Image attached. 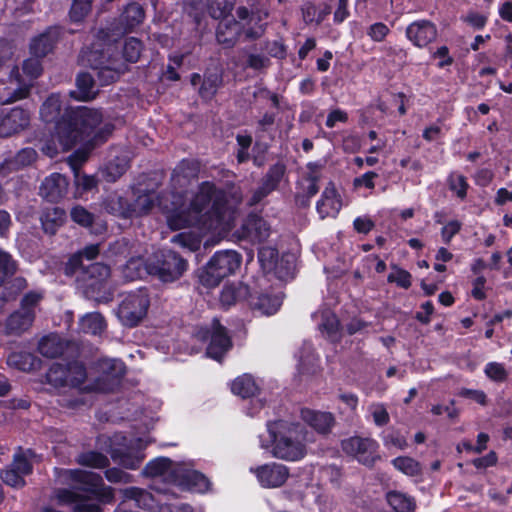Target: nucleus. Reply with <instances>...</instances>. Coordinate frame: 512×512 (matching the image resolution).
I'll return each mask as SVG.
<instances>
[{"instance_id":"052dcab7","label":"nucleus","mask_w":512,"mask_h":512,"mask_svg":"<svg viewBox=\"0 0 512 512\" xmlns=\"http://www.w3.org/2000/svg\"><path fill=\"white\" fill-rule=\"evenodd\" d=\"M67 367L69 368V386L72 388L81 386L87 378L85 366L80 362H70L67 363Z\"/></svg>"},{"instance_id":"774afa93","label":"nucleus","mask_w":512,"mask_h":512,"mask_svg":"<svg viewBox=\"0 0 512 512\" xmlns=\"http://www.w3.org/2000/svg\"><path fill=\"white\" fill-rule=\"evenodd\" d=\"M320 327L321 330L327 334L330 340L334 341L338 339L340 331V321L335 315L325 317Z\"/></svg>"},{"instance_id":"f3484780","label":"nucleus","mask_w":512,"mask_h":512,"mask_svg":"<svg viewBox=\"0 0 512 512\" xmlns=\"http://www.w3.org/2000/svg\"><path fill=\"white\" fill-rule=\"evenodd\" d=\"M212 333L206 348V355L218 362H221L226 353L232 348V340L227 329L219 320L214 319Z\"/></svg>"},{"instance_id":"aec40b11","label":"nucleus","mask_w":512,"mask_h":512,"mask_svg":"<svg viewBox=\"0 0 512 512\" xmlns=\"http://www.w3.org/2000/svg\"><path fill=\"white\" fill-rule=\"evenodd\" d=\"M254 472L261 486L265 488L281 487L289 477L288 467L275 462L258 466Z\"/></svg>"},{"instance_id":"cd10ccee","label":"nucleus","mask_w":512,"mask_h":512,"mask_svg":"<svg viewBox=\"0 0 512 512\" xmlns=\"http://www.w3.org/2000/svg\"><path fill=\"white\" fill-rule=\"evenodd\" d=\"M95 70L97 71V78L100 84L102 86H107L118 81L121 75L127 72L128 67L118 56L115 59L110 60L107 65H102Z\"/></svg>"},{"instance_id":"5701e85b","label":"nucleus","mask_w":512,"mask_h":512,"mask_svg":"<svg viewBox=\"0 0 512 512\" xmlns=\"http://www.w3.org/2000/svg\"><path fill=\"white\" fill-rule=\"evenodd\" d=\"M282 302L279 295L249 291L247 296V303L252 310L268 316L275 314L280 309Z\"/></svg>"},{"instance_id":"69168bd1","label":"nucleus","mask_w":512,"mask_h":512,"mask_svg":"<svg viewBox=\"0 0 512 512\" xmlns=\"http://www.w3.org/2000/svg\"><path fill=\"white\" fill-rule=\"evenodd\" d=\"M42 58L32 56L24 60L22 64L23 73L31 79H37L43 72Z\"/></svg>"},{"instance_id":"2eb2a0df","label":"nucleus","mask_w":512,"mask_h":512,"mask_svg":"<svg viewBox=\"0 0 512 512\" xmlns=\"http://www.w3.org/2000/svg\"><path fill=\"white\" fill-rule=\"evenodd\" d=\"M235 234L241 240L261 243L270 235L267 221L256 213H249Z\"/></svg>"},{"instance_id":"4468645a","label":"nucleus","mask_w":512,"mask_h":512,"mask_svg":"<svg viewBox=\"0 0 512 512\" xmlns=\"http://www.w3.org/2000/svg\"><path fill=\"white\" fill-rule=\"evenodd\" d=\"M406 38L417 48H429L438 37V29L434 22L419 19L410 23L405 30Z\"/></svg>"},{"instance_id":"c9c22d12","label":"nucleus","mask_w":512,"mask_h":512,"mask_svg":"<svg viewBox=\"0 0 512 512\" xmlns=\"http://www.w3.org/2000/svg\"><path fill=\"white\" fill-rule=\"evenodd\" d=\"M269 17V12L264 8H253L251 10L250 22L254 23L253 27H249L244 31L248 40H257L262 37L267 28L265 20Z\"/></svg>"},{"instance_id":"5fc2aeb1","label":"nucleus","mask_w":512,"mask_h":512,"mask_svg":"<svg viewBox=\"0 0 512 512\" xmlns=\"http://www.w3.org/2000/svg\"><path fill=\"white\" fill-rule=\"evenodd\" d=\"M261 50L275 59L284 60L287 57V46L282 39L279 40H265L261 44Z\"/></svg>"},{"instance_id":"6e6552de","label":"nucleus","mask_w":512,"mask_h":512,"mask_svg":"<svg viewBox=\"0 0 512 512\" xmlns=\"http://www.w3.org/2000/svg\"><path fill=\"white\" fill-rule=\"evenodd\" d=\"M341 448L347 455L353 456L367 467H373L380 460L379 444L372 438L352 436L342 440Z\"/></svg>"},{"instance_id":"72a5a7b5","label":"nucleus","mask_w":512,"mask_h":512,"mask_svg":"<svg viewBox=\"0 0 512 512\" xmlns=\"http://www.w3.org/2000/svg\"><path fill=\"white\" fill-rule=\"evenodd\" d=\"M41 360L31 352L14 351L7 357V364L19 371L30 372L39 367Z\"/></svg>"},{"instance_id":"c756f323","label":"nucleus","mask_w":512,"mask_h":512,"mask_svg":"<svg viewBox=\"0 0 512 512\" xmlns=\"http://www.w3.org/2000/svg\"><path fill=\"white\" fill-rule=\"evenodd\" d=\"M34 320L35 313L23 312L18 309L12 312L6 319V334L19 336L32 326Z\"/></svg>"},{"instance_id":"bf43d9fd","label":"nucleus","mask_w":512,"mask_h":512,"mask_svg":"<svg viewBox=\"0 0 512 512\" xmlns=\"http://www.w3.org/2000/svg\"><path fill=\"white\" fill-rule=\"evenodd\" d=\"M295 270V257L293 254H283L278 261V267L275 276L279 279H287L293 277Z\"/></svg>"},{"instance_id":"49530a36","label":"nucleus","mask_w":512,"mask_h":512,"mask_svg":"<svg viewBox=\"0 0 512 512\" xmlns=\"http://www.w3.org/2000/svg\"><path fill=\"white\" fill-rule=\"evenodd\" d=\"M38 351L47 358H57L63 353V346L55 336L47 335L40 339Z\"/></svg>"},{"instance_id":"338daca9","label":"nucleus","mask_w":512,"mask_h":512,"mask_svg":"<svg viewBox=\"0 0 512 512\" xmlns=\"http://www.w3.org/2000/svg\"><path fill=\"white\" fill-rule=\"evenodd\" d=\"M0 477L6 485L14 488H22L26 484L24 476H22L11 466L2 470Z\"/></svg>"},{"instance_id":"0eeeda50","label":"nucleus","mask_w":512,"mask_h":512,"mask_svg":"<svg viewBox=\"0 0 512 512\" xmlns=\"http://www.w3.org/2000/svg\"><path fill=\"white\" fill-rule=\"evenodd\" d=\"M149 306L148 290L141 288L124 297L117 309V317L125 327H136L146 317Z\"/></svg>"},{"instance_id":"8fccbe9b","label":"nucleus","mask_w":512,"mask_h":512,"mask_svg":"<svg viewBox=\"0 0 512 512\" xmlns=\"http://www.w3.org/2000/svg\"><path fill=\"white\" fill-rule=\"evenodd\" d=\"M249 294V287L247 285H242L241 283L238 286L228 285L223 288L220 294V300L225 305H233L236 301L244 296L247 299Z\"/></svg>"},{"instance_id":"de8ad7c7","label":"nucleus","mask_w":512,"mask_h":512,"mask_svg":"<svg viewBox=\"0 0 512 512\" xmlns=\"http://www.w3.org/2000/svg\"><path fill=\"white\" fill-rule=\"evenodd\" d=\"M81 326L84 332L93 335L101 334L107 327L105 318L98 312L86 314L81 319Z\"/></svg>"},{"instance_id":"bb28decb","label":"nucleus","mask_w":512,"mask_h":512,"mask_svg":"<svg viewBox=\"0 0 512 512\" xmlns=\"http://www.w3.org/2000/svg\"><path fill=\"white\" fill-rule=\"evenodd\" d=\"M104 210L114 216L121 218H130L136 213V208L126 197L117 193L109 194L103 200Z\"/></svg>"},{"instance_id":"a19ab883","label":"nucleus","mask_w":512,"mask_h":512,"mask_svg":"<svg viewBox=\"0 0 512 512\" xmlns=\"http://www.w3.org/2000/svg\"><path fill=\"white\" fill-rule=\"evenodd\" d=\"M286 172V166L282 162H277L271 165L261 180V185H263L268 192H273L278 189L284 175Z\"/></svg>"},{"instance_id":"13d9d810","label":"nucleus","mask_w":512,"mask_h":512,"mask_svg":"<svg viewBox=\"0 0 512 512\" xmlns=\"http://www.w3.org/2000/svg\"><path fill=\"white\" fill-rule=\"evenodd\" d=\"M70 217L73 222L84 228H91L95 222L94 214L81 205H76L71 209Z\"/></svg>"},{"instance_id":"473e14b6","label":"nucleus","mask_w":512,"mask_h":512,"mask_svg":"<svg viewBox=\"0 0 512 512\" xmlns=\"http://www.w3.org/2000/svg\"><path fill=\"white\" fill-rule=\"evenodd\" d=\"M67 218L66 211L60 207L46 208L41 216L40 221L45 233L54 235L58 229L63 226Z\"/></svg>"},{"instance_id":"4be33fe9","label":"nucleus","mask_w":512,"mask_h":512,"mask_svg":"<svg viewBox=\"0 0 512 512\" xmlns=\"http://www.w3.org/2000/svg\"><path fill=\"white\" fill-rule=\"evenodd\" d=\"M57 498L60 503L73 505V512H103L102 503L98 501L93 503L91 500H95V498L82 497L74 491L60 489Z\"/></svg>"},{"instance_id":"b1692460","label":"nucleus","mask_w":512,"mask_h":512,"mask_svg":"<svg viewBox=\"0 0 512 512\" xmlns=\"http://www.w3.org/2000/svg\"><path fill=\"white\" fill-rule=\"evenodd\" d=\"M302 419L317 433L327 435L335 425V417L331 412L302 409Z\"/></svg>"},{"instance_id":"9b49d317","label":"nucleus","mask_w":512,"mask_h":512,"mask_svg":"<svg viewBox=\"0 0 512 512\" xmlns=\"http://www.w3.org/2000/svg\"><path fill=\"white\" fill-rule=\"evenodd\" d=\"M190 83L193 87L198 86V95L204 102H210L223 86V72L218 68H208L203 75L192 73Z\"/></svg>"},{"instance_id":"412c9836","label":"nucleus","mask_w":512,"mask_h":512,"mask_svg":"<svg viewBox=\"0 0 512 512\" xmlns=\"http://www.w3.org/2000/svg\"><path fill=\"white\" fill-rule=\"evenodd\" d=\"M316 209L321 218L336 217L342 209V198L338 193L335 184L330 181L317 201Z\"/></svg>"},{"instance_id":"c03bdc74","label":"nucleus","mask_w":512,"mask_h":512,"mask_svg":"<svg viewBox=\"0 0 512 512\" xmlns=\"http://www.w3.org/2000/svg\"><path fill=\"white\" fill-rule=\"evenodd\" d=\"M394 468L401 473L410 476H420L422 474V465L419 461L409 456H398L391 461Z\"/></svg>"},{"instance_id":"0e129e2a","label":"nucleus","mask_w":512,"mask_h":512,"mask_svg":"<svg viewBox=\"0 0 512 512\" xmlns=\"http://www.w3.org/2000/svg\"><path fill=\"white\" fill-rule=\"evenodd\" d=\"M92 5L88 4V2H81L73 0V3L71 5L70 11H69V17L70 20L73 23H80L82 22L85 17L89 14L91 11Z\"/></svg>"},{"instance_id":"603ef678","label":"nucleus","mask_w":512,"mask_h":512,"mask_svg":"<svg viewBox=\"0 0 512 512\" xmlns=\"http://www.w3.org/2000/svg\"><path fill=\"white\" fill-rule=\"evenodd\" d=\"M447 185L449 190L454 192L459 199L464 200L467 197L469 184L464 175L451 172L447 177Z\"/></svg>"},{"instance_id":"3c124183","label":"nucleus","mask_w":512,"mask_h":512,"mask_svg":"<svg viewBox=\"0 0 512 512\" xmlns=\"http://www.w3.org/2000/svg\"><path fill=\"white\" fill-rule=\"evenodd\" d=\"M78 462L82 466L98 469L106 468L110 464L108 457L98 451H88L80 454Z\"/></svg>"},{"instance_id":"1a4fd4ad","label":"nucleus","mask_w":512,"mask_h":512,"mask_svg":"<svg viewBox=\"0 0 512 512\" xmlns=\"http://www.w3.org/2000/svg\"><path fill=\"white\" fill-rule=\"evenodd\" d=\"M242 200V190L234 183L227 185L225 189L216 186L210 212L217 220L221 221L229 213L234 212L242 203Z\"/></svg>"},{"instance_id":"a211bd4d","label":"nucleus","mask_w":512,"mask_h":512,"mask_svg":"<svg viewBox=\"0 0 512 512\" xmlns=\"http://www.w3.org/2000/svg\"><path fill=\"white\" fill-rule=\"evenodd\" d=\"M61 37L59 26H49L44 32L31 39L29 51L32 56L45 58L52 53Z\"/></svg>"},{"instance_id":"864d4df0","label":"nucleus","mask_w":512,"mask_h":512,"mask_svg":"<svg viewBox=\"0 0 512 512\" xmlns=\"http://www.w3.org/2000/svg\"><path fill=\"white\" fill-rule=\"evenodd\" d=\"M17 268V262L12 255L0 249V287L16 273Z\"/></svg>"},{"instance_id":"393cba45","label":"nucleus","mask_w":512,"mask_h":512,"mask_svg":"<svg viewBox=\"0 0 512 512\" xmlns=\"http://www.w3.org/2000/svg\"><path fill=\"white\" fill-rule=\"evenodd\" d=\"M216 192V184L212 181H203L199 184L197 192L189 202L190 210L201 218L203 212L212 205L213 195Z\"/></svg>"},{"instance_id":"7ed1b4c3","label":"nucleus","mask_w":512,"mask_h":512,"mask_svg":"<svg viewBox=\"0 0 512 512\" xmlns=\"http://www.w3.org/2000/svg\"><path fill=\"white\" fill-rule=\"evenodd\" d=\"M241 263L242 256L235 250L216 251L199 271V282L205 287L214 288L225 278L235 274Z\"/></svg>"},{"instance_id":"f257e3e1","label":"nucleus","mask_w":512,"mask_h":512,"mask_svg":"<svg viewBox=\"0 0 512 512\" xmlns=\"http://www.w3.org/2000/svg\"><path fill=\"white\" fill-rule=\"evenodd\" d=\"M59 93L50 94L40 107V117L47 124H54V132L64 149H72L85 142L91 149L105 143L113 132V125L100 127L103 115L100 110L87 107H67Z\"/></svg>"},{"instance_id":"79ce46f5","label":"nucleus","mask_w":512,"mask_h":512,"mask_svg":"<svg viewBox=\"0 0 512 512\" xmlns=\"http://www.w3.org/2000/svg\"><path fill=\"white\" fill-rule=\"evenodd\" d=\"M386 500L395 512H414L415 502L406 494L399 491H389Z\"/></svg>"},{"instance_id":"6e6d98bb","label":"nucleus","mask_w":512,"mask_h":512,"mask_svg":"<svg viewBox=\"0 0 512 512\" xmlns=\"http://www.w3.org/2000/svg\"><path fill=\"white\" fill-rule=\"evenodd\" d=\"M172 241L182 247L188 248L192 252L199 250L202 244L200 235L192 232L178 233L173 236Z\"/></svg>"},{"instance_id":"20e7f679","label":"nucleus","mask_w":512,"mask_h":512,"mask_svg":"<svg viewBox=\"0 0 512 512\" xmlns=\"http://www.w3.org/2000/svg\"><path fill=\"white\" fill-rule=\"evenodd\" d=\"M188 267L187 259L171 249H162L154 253L146 265L148 273L163 283L179 280Z\"/></svg>"},{"instance_id":"680f3d73","label":"nucleus","mask_w":512,"mask_h":512,"mask_svg":"<svg viewBox=\"0 0 512 512\" xmlns=\"http://www.w3.org/2000/svg\"><path fill=\"white\" fill-rule=\"evenodd\" d=\"M236 0H213L210 5V14L215 19L225 18L231 14Z\"/></svg>"},{"instance_id":"e433bc0d","label":"nucleus","mask_w":512,"mask_h":512,"mask_svg":"<svg viewBox=\"0 0 512 512\" xmlns=\"http://www.w3.org/2000/svg\"><path fill=\"white\" fill-rule=\"evenodd\" d=\"M231 391L233 394L247 399L256 396L260 388L251 375L243 374L232 382Z\"/></svg>"},{"instance_id":"9d476101","label":"nucleus","mask_w":512,"mask_h":512,"mask_svg":"<svg viewBox=\"0 0 512 512\" xmlns=\"http://www.w3.org/2000/svg\"><path fill=\"white\" fill-rule=\"evenodd\" d=\"M145 19V10L137 2L128 3L118 18L104 29H109L110 34L117 40L123 35L130 33L140 26Z\"/></svg>"},{"instance_id":"37998d69","label":"nucleus","mask_w":512,"mask_h":512,"mask_svg":"<svg viewBox=\"0 0 512 512\" xmlns=\"http://www.w3.org/2000/svg\"><path fill=\"white\" fill-rule=\"evenodd\" d=\"M173 461L168 457H157L150 460L143 468L145 477L154 478L171 472Z\"/></svg>"},{"instance_id":"e2e57ef3","label":"nucleus","mask_w":512,"mask_h":512,"mask_svg":"<svg viewBox=\"0 0 512 512\" xmlns=\"http://www.w3.org/2000/svg\"><path fill=\"white\" fill-rule=\"evenodd\" d=\"M396 268L395 273H390L387 277L389 283H396V285L403 289H409L412 285V275L409 271L394 266Z\"/></svg>"},{"instance_id":"dca6fc26","label":"nucleus","mask_w":512,"mask_h":512,"mask_svg":"<svg viewBox=\"0 0 512 512\" xmlns=\"http://www.w3.org/2000/svg\"><path fill=\"white\" fill-rule=\"evenodd\" d=\"M100 254L99 244H89L83 249L73 253L63 267V272L68 277L77 276L81 281L83 270L86 268L88 262L94 261Z\"/></svg>"},{"instance_id":"f03ea898","label":"nucleus","mask_w":512,"mask_h":512,"mask_svg":"<svg viewBox=\"0 0 512 512\" xmlns=\"http://www.w3.org/2000/svg\"><path fill=\"white\" fill-rule=\"evenodd\" d=\"M269 449L272 456L285 461H298L306 455V447L301 439L300 425L286 420H275L267 423Z\"/></svg>"},{"instance_id":"58836bf2","label":"nucleus","mask_w":512,"mask_h":512,"mask_svg":"<svg viewBox=\"0 0 512 512\" xmlns=\"http://www.w3.org/2000/svg\"><path fill=\"white\" fill-rule=\"evenodd\" d=\"M279 258V252L275 247L262 246L258 249V262L264 274L275 275Z\"/></svg>"},{"instance_id":"423d86ee","label":"nucleus","mask_w":512,"mask_h":512,"mask_svg":"<svg viewBox=\"0 0 512 512\" xmlns=\"http://www.w3.org/2000/svg\"><path fill=\"white\" fill-rule=\"evenodd\" d=\"M73 484L67 490L86 498H95L103 505L112 504L115 500L114 489L105 486L102 477L95 472L73 470L71 473Z\"/></svg>"},{"instance_id":"c85d7f7f","label":"nucleus","mask_w":512,"mask_h":512,"mask_svg":"<svg viewBox=\"0 0 512 512\" xmlns=\"http://www.w3.org/2000/svg\"><path fill=\"white\" fill-rule=\"evenodd\" d=\"M111 274L110 266L103 262L91 261L88 262L86 268L83 270L81 281L86 282L89 287H96L105 282Z\"/></svg>"},{"instance_id":"4c0bfd02","label":"nucleus","mask_w":512,"mask_h":512,"mask_svg":"<svg viewBox=\"0 0 512 512\" xmlns=\"http://www.w3.org/2000/svg\"><path fill=\"white\" fill-rule=\"evenodd\" d=\"M110 457L115 463L130 470L138 469L144 460L143 454L133 453L122 448H112Z\"/></svg>"},{"instance_id":"ea45409f","label":"nucleus","mask_w":512,"mask_h":512,"mask_svg":"<svg viewBox=\"0 0 512 512\" xmlns=\"http://www.w3.org/2000/svg\"><path fill=\"white\" fill-rule=\"evenodd\" d=\"M78 157V152H75L71 157V166L74 171V183L76 186V191L79 194H84L87 192H91L93 189L97 188L98 179L94 175L81 174L74 164L75 158Z\"/></svg>"},{"instance_id":"a878e982","label":"nucleus","mask_w":512,"mask_h":512,"mask_svg":"<svg viewBox=\"0 0 512 512\" xmlns=\"http://www.w3.org/2000/svg\"><path fill=\"white\" fill-rule=\"evenodd\" d=\"M243 32V25L235 20L221 21L216 29V40L224 48H232L236 45Z\"/></svg>"},{"instance_id":"4d7b16f0","label":"nucleus","mask_w":512,"mask_h":512,"mask_svg":"<svg viewBox=\"0 0 512 512\" xmlns=\"http://www.w3.org/2000/svg\"><path fill=\"white\" fill-rule=\"evenodd\" d=\"M28 95L29 88L27 87L12 90L5 83H0V105L25 99Z\"/></svg>"},{"instance_id":"7c9ffc66","label":"nucleus","mask_w":512,"mask_h":512,"mask_svg":"<svg viewBox=\"0 0 512 512\" xmlns=\"http://www.w3.org/2000/svg\"><path fill=\"white\" fill-rule=\"evenodd\" d=\"M41 383L48 384L54 390L69 386V368L67 364L53 363L42 376Z\"/></svg>"},{"instance_id":"6ab92c4d","label":"nucleus","mask_w":512,"mask_h":512,"mask_svg":"<svg viewBox=\"0 0 512 512\" xmlns=\"http://www.w3.org/2000/svg\"><path fill=\"white\" fill-rule=\"evenodd\" d=\"M69 180L60 173H52L41 183L39 195L48 202L57 203L66 197L68 193Z\"/></svg>"},{"instance_id":"39448f33","label":"nucleus","mask_w":512,"mask_h":512,"mask_svg":"<svg viewBox=\"0 0 512 512\" xmlns=\"http://www.w3.org/2000/svg\"><path fill=\"white\" fill-rule=\"evenodd\" d=\"M90 46L82 48L79 63L95 70L107 65L110 60L119 56L117 39L110 34L109 29L100 28Z\"/></svg>"},{"instance_id":"ddd939ff","label":"nucleus","mask_w":512,"mask_h":512,"mask_svg":"<svg viewBox=\"0 0 512 512\" xmlns=\"http://www.w3.org/2000/svg\"><path fill=\"white\" fill-rule=\"evenodd\" d=\"M29 110L16 106L0 112V137L7 138L26 129L30 124Z\"/></svg>"},{"instance_id":"09e8293b","label":"nucleus","mask_w":512,"mask_h":512,"mask_svg":"<svg viewBox=\"0 0 512 512\" xmlns=\"http://www.w3.org/2000/svg\"><path fill=\"white\" fill-rule=\"evenodd\" d=\"M143 47L142 41L138 38L129 37L125 39L122 46V58L125 62H138L143 51Z\"/></svg>"},{"instance_id":"2f4dec72","label":"nucleus","mask_w":512,"mask_h":512,"mask_svg":"<svg viewBox=\"0 0 512 512\" xmlns=\"http://www.w3.org/2000/svg\"><path fill=\"white\" fill-rule=\"evenodd\" d=\"M166 219L168 227L173 231L194 226L200 220V218L190 210L189 205L185 208H177L170 211Z\"/></svg>"},{"instance_id":"f704fd0d","label":"nucleus","mask_w":512,"mask_h":512,"mask_svg":"<svg viewBox=\"0 0 512 512\" xmlns=\"http://www.w3.org/2000/svg\"><path fill=\"white\" fill-rule=\"evenodd\" d=\"M94 86L95 81L93 76L88 72H81L76 77L77 91H71L70 96L78 101L93 100L97 95Z\"/></svg>"},{"instance_id":"a18cd8bd","label":"nucleus","mask_w":512,"mask_h":512,"mask_svg":"<svg viewBox=\"0 0 512 512\" xmlns=\"http://www.w3.org/2000/svg\"><path fill=\"white\" fill-rule=\"evenodd\" d=\"M126 375V366L121 360H110L104 368V374L98 379L99 383H105L107 379L112 378L113 385H118Z\"/></svg>"},{"instance_id":"f8f14e48","label":"nucleus","mask_w":512,"mask_h":512,"mask_svg":"<svg viewBox=\"0 0 512 512\" xmlns=\"http://www.w3.org/2000/svg\"><path fill=\"white\" fill-rule=\"evenodd\" d=\"M168 477L170 482L182 490L205 493L211 486L209 479L198 470L175 468Z\"/></svg>"}]
</instances>
